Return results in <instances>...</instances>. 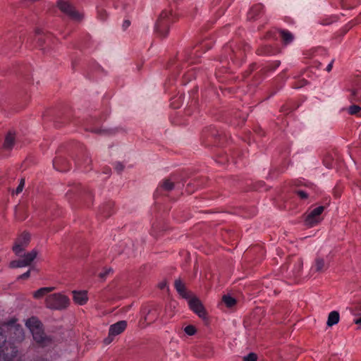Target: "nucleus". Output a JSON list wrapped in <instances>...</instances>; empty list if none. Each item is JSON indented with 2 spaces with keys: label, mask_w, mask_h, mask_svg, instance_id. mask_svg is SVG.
<instances>
[{
  "label": "nucleus",
  "mask_w": 361,
  "mask_h": 361,
  "mask_svg": "<svg viewBox=\"0 0 361 361\" xmlns=\"http://www.w3.org/2000/svg\"><path fill=\"white\" fill-rule=\"evenodd\" d=\"M24 338L22 327L12 319L0 326V357L4 361H12L18 353L13 343L21 341Z\"/></svg>",
  "instance_id": "f257e3e1"
},
{
  "label": "nucleus",
  "mask_w": 361,
  "mask_h": 361,
  "mask_svg": "<svg viewBox=\"0 0 361 361\" xmlns=\"http://www.w3.org/2000/svg\"><path fill=\"white\" fill-rule=\"evenodd\" d=\"M25 325L32 333L34 340L40 345L45 346L51 342V340L44 336L42 323L37 318L32 317L28 319Z\"/></svg>",
  "instance_id": "f03ea898"
},
{
  "label": "nucleus",
  "mask_w": 361,
  "mask_h": 361,
  "mask_svg": "<svg viewBox=\"0 0 361 361\" xmlns=\"http://www.w3.org/2000/svg\"><path fill=\"white\" fill-rule=\"evenodd\" d=\"M70 305L69 298L62 293H53L45 299V305L47 308L54 310H62Z\"/></svg>",
  "instance_id": "7ed1b4c3"
},
{
  "label": "nucleus",
  "mask_w": 361,
  "mask_h": 361,
  "mask_svg": "<svg viewBox=\"0 0 361 361\" xmlns=\"http://www.w3.org/2000/svg\"><path fill=\"white\" fill-rule=\"evenodd\" d=\"M38 255V251L33 249L32 251L25 254L21 259L13 260L10 262L11 268H20L27 267L35 260Z\"/></svg>",
  "instance_id": "20e7f679"
},
{
  "label": "nucleus",
  "mask_w": 361,
  "mask_h": 361,
  "mask_svg": "<svg viewBox=\"0 0 361 361\" xmlns=\"http://www.w3.org/2000/svg\"><path fill=\"white\" fill-rule=\"evenodd\" d=\"M57 6L61 12L73 20H79L82 18V15L68 1L58 0Z\"/></svg>",
  "instance_id": "39448f33"
},
{
  "label": "nucleus",
  "mask_w": 361,
  "mask_h": 361,
  "mask_svg": "<svg viewBox=\"0 0 361 361\" xmlns=\"http://www.w3.org/2000/svg\"><path fill=\"white\" fill-rule=\"evenodd\" d=\"M127 327V322L124 320L119 321L112 325L110 326L109 329V335L108 337L106 338L104 341V343L108 345L111 343L114 338L116 336L121 334L122 332L125 331Z\"/></svg>",
  "instance_id": "423d86ee"
},
{
  "label": "nucleus",
  "mask_w": 361,
  "mask_h": 361,
  "mask_svg": "<svg viewBox=\"0 0 361 361\" xmlns=\"http://www.w3.org/2000/svg\"><path fill=\"white\" fill-rule=\"evenodd\" d=\"M324 210V207L319 206L310 211L305 217V224L309 227H312L319 223L322 220L321 214Z\"/></svg>",
  "instance_id": "0eeeda50"
},
{
  "label": "nucleus",
  "mask_w": 361,
  "mask_h": 361,
  "mask_svg": "<svg viewBox=\"0 0 361 361\" xmlns=\"http://www.w3.org/2000/svg\"><path fill=\"white\" fill-rule=\"evenodd\" d=\"M30 240V235L27 233H23L16 239V243L13 246V250L16 255L20 256L21 253L28 245Z\"/></svg>",
  "instance_id": "6e6552de"
},
{
  "label": "nucleus",
  "mask_w": 361,
  "mask_h": 361,
  "mask_svg": "<svg viewBox=\"0 0 361 361\" xmlns=\"http://www.w3.org/2000/svg\"><path fill=\"white\" fill-rule=\"evenodd\" d=\"M170 13L167 11H163L159 16V20L156 24V30L161 37H165L169 32V21L166 18Z\"/></svg>",
  "instance_id": "1a4fd4ad"
},
{
  "label": "nucleus",
  "mask_w": 361,
  "mask_h": 361,
  "mask_svg": "<svg viewBox=\"0 0 361 361\" xmlns=\"http://www.w3.org/2000/svg\"><path fill=\"white\" fill-rule=\"evenodd\" d=\"M188 304L190 308L195 312L200 317L204 318L206 315L204 309L200 302V301L197 298H192L189 300Z\"/></svg>",
  "instance_id": "9d476101"
},
{
  "label": "nucleus",
  "mask_w": 361,
  "mask_h": 361,
  "mask_svg": "<svg viewBox=\"0 0 361 361\" xmlns=\"http://www.w3.org/2000/svg\"><path fill=\"white\" fill-rule=\"evenodd\" d=\"M159 312L157 308H151L147 310L144 316L143 321L146 325H149L154 322L159 317Z\"/></svg>",
  "instance_id": "9b49d317"
},
{
  "label": "nucleus",
  "mask_w": 361,
  "mask_h": 361,
  "mask_svg": "<svg viewBox=\"0 0 361 361\" xmlns=\"http://www.w3.org/2000/svg\"><path fill=\"white\" fill-rule=\"evenodd\" d=\"M73 299L76 304L83 305L88 300L87 293L85 290H74L73 291Z\"/></svg>",
  "instance_id": "f8f14e48"
},
{
  "label": "nucleus",
  "mask_w": 361,
  "mask_h": 361,
  "mask_svg": "<svg viewBox=\"0 0 361 361\" xmlns=\"http://www.w3.org/2000/svg\"><path fill=\"white\" fill-rule=\"evenodd\" d=\"M174 286L177 292L182 298L185 299L190 298V294L187 291L185 284L180 279L175 281Z\"/></svg>",
  "instance_id": "ddd939ff"
},
{
  "label": "nucleus",
  "mask_w": 361,
  "mask_h": 361,
  "mask_svg": "<svg viewBox=\"0 0 361 361\" xmlns=\"http://www.w3.org/2000/svg\"><path fill=\"white\" fill-rule=\"evenodd\" d=\"M55 289L54 287H43L35 291L32 294L33 298L35 299H41L48 293H51Z\"/></svg>",
  "instance_id": "4468645a"
},
{
  "label": "nucleus",
  "mask_w": 361,
  "mask_h": 361,
  "mask_svg": "<svg viewBox=\"0 0 361 361\" xmlns=\"http://www.w3.org/2000/svg\"><path fill=\"white\" fill-rule=\"evenodd\" d=\"M340 319L339 313L337 311H332L329 314L326 324L332 326L338 323Z\"/></svg>",
  "instance_id": "2eb2a0df"
},
{
  "label": "nucleus",
  "mask_w": 361,
  "mask_h": 361,
  "mask_svg": "<svg viewBox=\"0 0 361 361\" xmlns=\"http://www.w3.org/2000/svg\"><path fill=\"white\" fill-rule=\"evenodd\" d=\"M280 35L285 44H289L293 41V35L291 32L288 30H280Z\"/></svg>",
  "instance_id": "dca6fc26"
},
{
  "label": "nucleus",
  "mask_w": 361,
  "mask_h": 361,
  "mask_svg": "<svg viewBox=\"0 0 361 361\" xmlns=\"http://www.w3.org/2000/svg\"><path fill=\"white\" fill-rule=\"evenodd\" d=\"M15 137L12 133H8L5 138L4 147L5 149H10L13 147L14 145Z\"/></svg>",
  "instance_id": "f3484780"
},
{
  "label": "nucleus",
  "mask_w": 361,
  "mask_h": 361,
  "mask_svg": "<svg viewBox=\"0 0 361 361\" xmlns=\"http://www.w3.org/2000/svg\"><path fill=\"white\" fill-rule=\"evenodd\" d=\"M325 262L324 260L322 258H317L315 259L314 269L317 271H322L325 269Z\"/></svg>",
  "instance_id": "a211bd4d"
},
{
  "label": "nucleus",
  "mask_w": 361,
  "mask_h": 361,
  "mask_svg": "<svg viewBox=\"0 0 361 361\" xmlns=\"http://www.w3.org/2000/svg\"><path fill=\"white\" fill-rule=\"evenodd\" d=\"M160 186L166 191H171L173 189L174 184L169 179H165L162 181Z\"/></svg>",
  "instance_id": "6ab92c4d"
},
{
  "label": "nucleus",
  "mask_w": 361,
  "mask_h": 361,
  "mask_svg": "<svg viewBox=\"0 0 361 361\" xmlns=\"http://www.w3.org/2000/svg\"><path fill=\"white\" fill-rule=\"evenodd\" d=\"M222 300L228 307H233L236 303L235 299L230 295H224Z\"/></svg>",
  "instance_id": "aec40b11"
},
{
  "label": "nucleus",
  "mask_w": 361,
  "mask_h": 361,
  "mask_svg": "<svg viewBox=\"0 0 361 361\" xmlns=\"http://www.w3.org/2000/svg\"><path fill=\"white\" fill-rule=\"evenodd\" d=\"M352 95L353 97V99L355 102H361V87H360L357 89L353 90L352 92Z\"/></svg>",
  "instance_id": "412c9836"
},
{
  "label": "nucleus",
  "mask_w": 361,
  "mask_h": 361,
  "mask_svg": "<svg viewBox=\"0 0 361 361\" xmlns=\"http://www.w3.org/2000/svg\"><path fill=\"white\" fill-rule=\"evenodd\" d=\"M295 269L294 271V275L297 276L300 273V271L302 269V262L300 259H298V261L296 262V263L295 264Z\"/></svg>",
  "instance_id": "4be33fe9"
},
{
  "label": "nucleus",
  "mask_w": 361,
  "mask_h": 361,
  "mask_svg": "<svg viewBox=\"0 0 361 361\" xmlns=\"http://www.w3.org/2000/svg\"><path fill=\"white\" fill-rule=\"evenodd\" d=\"M184 331H185V334H187L189 336H192L196 332V329H195V326H193L192 325L187 326L185 328Z\"/></svg>",
  "instance_id": "5701e85b"
},
{
  "label": "nucleus",
  "mask_w": 361,
  "mask_h": 361,
  "mask_svg": "<svg viewBox=\"0 0 361 361\" xmlns=\"http://www.w3.org/2000/svg\"><path fill=\"white\" fill-rule=\"evenodd\" d=\"M257 356L254 353H250L243 357V361H257Z\"/></svg>",
  "instance_id": "b1692460"
},
{
  "label": "nucleus",
  "mask_w": 361,
  "mask_h": 361,
  "mask_svg": "<svg viewBox=\"0 0 361 361\" xmlns=\"http://www.w3.org/2000/svg\"><path fill=\"white\" fill-rule=\"evenodd\" d=\"M360 107L357 105H352L348 109L349 114L353 115L357 114L360 111Z\"/></svg>",
  "instance_id": "393cba45"
},
{
  "label": "nucleus",
  "mask_w": 361,
  "mask_h": 361,
  "mask_svg": "<svg viewBox=\"0 0 361 361\" xmlns=\"http://www.w3.org/2000/svg\"><path fill=\"white\" fill-rule=\"evenodd\" d=\"M296 193L301 199L305 200L308 197V194L303 190H298Z\"/></svg>",
  "instance_id": "a878e982"
},
{
  "label": "nucleus",
  "mask_w": 361,
  "mask_h": 361,
  "mask_svg": "<svg viewBox=\"0 0 361 361\" xmlns=\"http://www.w3.org/2000/svg\"><path fill=\"white\" fill-rule=\"evenodd\" d=\"M25 181L23 179H21L20 183L18 188H16V193L18 194L23 191V187H24Z\"/></svg>",
  "instance_id": "bb28decb"
},
{
  "label": "nucleus",
  "mask_w": 361,
  "mask_h": 361,
  "mask_svg": "<svg viewBox=\"0 0 361 361\" xmlns=\"http://www.w3.org/2000/svg\"><path fill=\"white\" fill-rule=\"evenodd\" d=\"M30 270L27 271L26 272H25L24 274H21L20 276H18V279H27L30 277Z\"/></svg>",
  "instance_id": "cd10ccee"
},
{
  "label": "nucleus",
  "mask_w": 361,
  "mask_h": 361,
  "mask_svg": "<svg viewBox=\"0 0 361 361\" xmlns=\"http://www.w3.org/2000/svg\"><path fill=\"white\" fill-rule=\"evenodd\" d=\"M123 166L121 163H116L115 165V169L118 172H121L123 170Z\"/></svg>",
  "instance_id": "c85d7f7f"
},
{
  "label": "nucleus",
  "mask_w": 361,
  "mask_h": 361,
  "mask_svg": "<svg viewBox=\"0 0 361 361\" xmlns=\"http://www.w3.org/2000/svg\"><path fill=\"white\" fill-rule=\"evenodd\" d=\"M334 62V59H332L331 61L327 65L326 68V71L330 72L331 71Z\"/></svg>",
  "instance_id": "c756f323"
},
{
  "label": "nucleus",
  "mask_w": 361,
  "mask_h": 361,
  "mask_svg": "<svg viewBox=\"0 0 361 361\" xmlns=\"http://www.w3.org/2000/svg\"><path fill=\"white\" fill-rule=\"evenodd\" d=\"M355 324H357L360 327H361V317L354 319Z\"/></svg>",
  "instance_id": "7c9ffc66"
},
{
  "label": "nucleus",
  "mask_w": 361,
  "mask_h": 361,
  "mask_svg": "<svg viewBox=\"0 0 361 361\" xmlns=\"http://www.w3.org/2000/svg\"><path fill=\"white\" fill-rule=\"evenodd\" d=\"M129 25H130V21L129 20L124 21L123 26L125 28L128 27Z\"/></svg>",
  "instance_id": "2f4dec72"
},
{
  "label": "nucleus",
  "mask_w": 361,
  "mask_h": 361,
  "mask_svg": "<svg viewBox=\"0 0 361 361\" xmlns=\"http://www.w3.org/2000/svg\"><path fill=\"white\" fill-rule=\"evenodd\" d=\"M59 161V160H54V162H53L54 167L56 170H60L59 169H58V168L56 167V164H57V163H58V161Z\"/></svg>",
  "instance_id": "473e14b6"
},
{
  "label": "nucleus",
  "mask_w": 361,
  "mask_h": 361,
  "mask_svg": "<svg viewBox=\"0 0 361 361\" xmlns=\"http://www.w3.org/2000/svg\"><path fill=\"white\" fill-rule=\"evenodd\" d=\"M259 8H261V6H257L252 8V11H254L255 9H259Z\"/></svg>",
  "instance_id": "72a5a7b5"
},
{
  "label": "nucleus",
  "mask_w": 361,
  "mask_h": 361,
  "mask_svg": "<svg viewBox=\"0 0 361 361\" xmlns=\"http://www.w3.org/2000/svg\"><path fill=\"white\" fill-rule=\"evenodd\" d=\"M107 273H105L104 274H100L101 277H104Z\"/></svg>",
  "instance_id": "f704fd0d"
},
{
  "label": "nucleus",
  "mask_w": 361,
  "mask_h": 361,
  "mask_svg": "<svg viewBox=\"0 0 361 361\" xmlns=\"http://www.w3.org/2000/svg\"><path fill=\"white\" fill-rule=\"evenodd\" d=\"M360 15H361V13H360Z\"/></svg>",
  "instance_id": "c9c22d12"
}]
</instances>
